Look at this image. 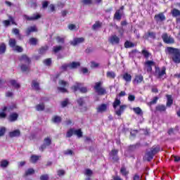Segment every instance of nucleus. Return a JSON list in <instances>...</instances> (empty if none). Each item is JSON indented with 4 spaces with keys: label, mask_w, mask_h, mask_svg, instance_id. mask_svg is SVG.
Masks as SVG:
<instances>
[{
    "label": "nucleus",
    "mask_w": 180,
    "mask_h": 180,
    "mask_svg": "<svg viewBox=\"0 0 180 180\" xmlns=\"http://www.w3.org/2000/svg\"><path fill=\"white\" fill-rule=\"evenodd\" d=\"M77 103L79 106H80L82 112L86 111L87 108H86V105H85V100H84V98H78Z\"/></svg>",
    "instance_id": "12"
},
{
    "label": "nucleus",
    "mask_w": 180,
    "mask_h": 180,
    "mask_svg": "<svg viewBox=\"0 0 180 180\" xmlns=\"http://www.w3.org/2000/svg\"><path fill=\"white\" fill-rule=\"evenodd\" d=\"M143 81H144V77H143L141 75H136L133 80V83L139 84H141Z\"/></svg>",
    "instance_id": "15"
},
{
    "label": "nucleus",
    "mask_w": 180,
    "mask_h": 180,
    "mask_svg": "<svg viewBox=\"0 0 180 180\" xmlns=\"http://www.w3.org/2000/svg\"><path fill=\"white\" fill-rule=\"evenodd\" d=\"M150 151L153 154V155H155V154L160 152V147L153 146Z\"/></svg>",
    "instance_id": "39"
},
{
    "label": "nucleus",
    "mask_w": 180,
    "mask_h": 180,
    "mask_svg": "<svg viewBox=\"0 0 180 180\" xmlns=\"http://www.w3.org/2000/svg\"><path fill=\"white\" fill-rule=\"evenodd\" d=\"M52 120H53V123H60L61 122V117L56 115L53 117Z\"/></svg>",
    "instance_id": "45"
},
{
    "label": "nucleus",
    "mask_w": 180,
    "mask_h": 180,
    "mask_svg": "<svg viewBox=\"0 0 180 180\" xmlns=\"http://www.w3.org/2000/svg\"><path fill=\"white\" fill-rule=\"evenodd\" d=\"M124 10V6H122L120 9L117 10L114 14V19L120 22L122 20V17L123 16V11Z\"/></svg>",
    "instance_id": "6"
},
{
    "label": "nucleus",
    "mask_w": 180,
    "mask_h": 180,
    "mask_svg": "<svg viewBox=\"0 0 180 180\" xmlns=\"http://www.w3.org/2000/svg\"><path fill=\"white\" fill-rule=\"evenodd\" d=\"M82 4H84V5H91L92 0H82Z\"/></svg>",
    "instance_id": "59"
},
{
    "label": "nucleus",
    "mask_w": 180,
    "mask_h": 180,
    "mask_svg": "<svg viewBox=\"0 0 180 180\" xmlns=\"http://www.w3.org/2000/svg\"><path fill=\"white\" fill-rule=\"evenodd\" d=\"M32 87L35 91H40V86H39V82H37L36 80L32 81Z\"/></svg>",
    "instance_id": "32"
},
{
    "label": "nucleus",
    "mask_w": 180,
    "mask_h": 180,
    "mask_svg": "<svg viewBox=\"0 0 180 180\" xmlns=\"http://www.w3.org/2000/svg\"><path fill=\"white\" fill-rule=\"evenodd\" d=\"M122 78L126 82H131V75L129 74L128 72L124 73Z\"/></svg>",
    "instance_id": "22"
},
{
    "label": "nucleus",
    "mask_w": 180,
    "mask_h": 180,
    "mask_svg": "<svg viewBox=\"0 0 180 180\" xmlns=\"http://www.w3.org/2000/svg\"><path fill=\"white\" fill-rule=\"evenodd\" d=\"M36 110H38V112H40L41 110H44V104L41 103L36 105Z\"/></svg>",
    "instance_id": "42"
},
{
    "label": "nucleus",
    "mask_w": 180,
    "mask_h": 180,
    "mask_svg": "<svg viewBox=\"0 0 180 180\" xmlns=\"http://www.w3.org/2000/svg\"><path fill=\"white\" fill-rule=\"evenodd\" d=\"M8 44L10 47H12V49L15 48L16 46V40L14 39H10Z\"/></svg>",
    "instance_id": "38"
},
{
    "label": "nucleus",
    "mask_w": 180,
    "mask_h": 180,
    "mask_svg": "<svg viewBox=\"0 0 180 180\" xmlns=\"http://www.w3.org/2000/svg\"><path fill=\"white\" fill-rule=\"evenodd\" d=\"M44 64H45V65H51V58H48L44 60Z\"/></svg>",
    "instance_id": "60"
},
{
    "label": "nucleus",
    "mask_w": 180,
    "mask_h": 180,
    "mask_svg": "<svg viewBox=\"0 0 180 180\" xmlns=\"http://www.w3.org/2000/svg\"><path fill=\"white\" fill-rule=\"evenodd\" d=\"M143 38H145L146 40H148V39L155 40L157 39V34L154 32L148 31V32L144 34Z\"/></svg>",
    "instance_id": "11"
},
{
    "label": "nucleus",
    "mask_w": 180,
    "mask_h": 180,
    "mask_svg": "<svg viewBox=\"0 0 180 180\" xmlns=\"http://www.w3.org/2000/svg\"><path fill=\"white\" fill-rule=\"evenodd\" d=\"M98 67H99V63H98L96 62H94V61H92L91 63V68H98Z\"/></svg>",
    "instance_id": "57"
},
{
    "label": "nucleus",
    "mask_w": 180,
    "mask_h": 180,
    "mask_svg": "<svg viewBox=\"0 0 180 180\" xmlns=\"http://www.w3.org/2000/svg\"><path fill=\"white\" fill-rule=\"evenodd\" d=\"M145 157L146 158V160L150 162L154 158V154H153V153H151L150 150L146 153Z\"/></svg>",
    "instance_id": "30"
},
{
    "label": "nucleus",
    "mask_w": 180,
    "mask_h": 180,
    "mask_svg": "<svg viewBox=\"0 0 180 180\" xmlns=\"http://www.w3.org/2000/svg\"><path fill=\"white\" fill-rule=\"evenodd\" d=\"M166 71H167V68H165V67L162 68V70H161L160 68L155 66L154 75L158 79H161V78H162V76H164V75H165V74H167Z\"/></svg>",
    "instance_id": "3"
},
{
    "label": "nucleus",
    "mask_w": 180,
    "mask_h": 180,
    "mask_svg": "<svg viewBox=\"0 0 180 180\" xmlns=\"http://www.w3.org/2000/svg\"><path fill=\"white\" fill-rule=\"evenodd\" d=\"M126 108H127V105H120V108L115 112V115L119 117L122 116V114L126 110Z\"/></svg>",
    "instance_id": "14"
},
{
    "label": "nucleus",
    "mask_w": 180,
    "mask_h": 180,
    "mask_svg": "<svg viewBox=\"0 0 180 180\" xmlns=\"http://www.w3.org/2000/svg\"><path fill=\"white\" fill-rule=\"evenodd\" d=\"M56 40L58 41V43H62L64 44V38L61 37H58L56 38Z\"/></svg>",
    "instance_id": "64"
},
{
    "label": "nucleus",
    "mask_w": 180,
    "mask_h": 180,
    "mask_svg": "<svg viewBox=\"0 0 180 180\" xmlns=\"http://www.w3.org/2000/svg\"><path fill=\"white\" fill-rule=\"evenodd\" d=\"M166 97L167 98L166 106H167V108H171L174 103V98H172V96L168 94L166 96Z\"/></svg>",
    "instance_id": "17"
},
{
    "label": "nucleus",
    "mask_w": 180,
    "mask_h": 180,
    "mask_svg": "<svg viewBox=\"0 0 180 180\" xmlns=\"http://www.w3.org/2000/svg\"><path fill=\"white\" fill-rule=\"evenodd\" d=\"M136 45L134 43L130 41H126L124 44V46L125 49H131L134 47Z\"/></svg>",
    "instance_id": "29"
},
{
    "label": "nucleus",
    "mask_w": 180,
    "mask_h": 180,
    "mask_svg": "<svg viewBox=\"0 0 180 180\" xmlns=\"http://www.w3.org/2000/svg\"><path fill=\"white\" fill-rule=\"evenodd\" d=\"M32 174H34V169H28L25 172V176H27V175H32Z\"/></svg>",
    "instance_id": "55"
},
{
    "label": "nucleus",
    "mask_w": 180,
    "mask_h": 180,
    "mask_svg": "<svg viewBox=\"0 0 180 180\" xmlns=\"http://www.w3.org/2000/svg\"><path fill=\"white\" fill-rule=\"evenodd\" d=\"M156 112H166L167 110V106L165 105H158L155 107Z\"/></svg>",
    "instance_id": "23"
},
{
    "label": "nucleus",
    "mask_w": 180,
    "mask_h": 180,
    "mask_svg": "<svg viewBox=\"0 0 180 180\" xmlns=\"http://www.w3.org/2000/svg\"><path fill=\"white\" fill-rule=\"evenodd\" d=\"M120 174L122 175V176H125L127 178V175H129V172L126 169L125 167H122L120 170Z\"/></svg>",
    "instance_id": "24"
},
{
    "label": "nucleus",
    "mask_w": 180,
    "mask_h": 180,
    "mask_svg": "<svg viewBox=\"0 0 180 180\" xmlns=\"http://www.w3.org/2000/svg\"><path fill=\"white\" fill-rule=\"evenodd\" d=\"M3 23H4V26L8 27V26H9V25H11V23H12V25H15V20H13V18L10 16L9 20H4V21H3Z\"/></svg>",
    "instance_id": "26"
},
{
    "label": "nucleus",
    "mask_w": 180,
    "mask_h": 180,
    "mask_svg": "<svg viewBox=\"0 0 180 180\" xmlns=\"http://www.w3.org/2000/svg\"><path fill=\"white\" fill-rule=\"evenodd\" d=\"M119 153V150L114 149L113 150V161L114 162H119V156H117V154Z\"/></svg>",
    "instance_id": "27"
},
{
    "label": "nucleus",
    "mask_w": 180,
    "mask_h": 180,
    "mask_svg": "<svg viewBox=\"0 0 180 180\" xmlns=\"http://www.w3.org/2000/svg\"><path fill=\"white\" fill-rule=\"evenodd\" d=\"M120 101L118 98H115L114 103H113V108L114 109H116V108H117V106H120Z\"/></svg>",
    "instance_id": "44"
},
{
    "label": "nucleus",
    "mask_w": 180,
    "mask_h": 180,
    "mask_svg": "<svg viewBox=\"0 0 180 180\" xmlns=\"http://www.w3.org/2000/svg\"><path fill=\"white\" fill-rule=\"evenodd\" d=\"M108 109V105L106 104H101L97 108L98 113H103Z\"/></svg>",
    "instance_id": "18"
},
{
    "label": "nucleus",
    "mask_w": 180,
    "mask_h": 180,
    "mask_svg": "<svg viewBox=\"0 0 180 180\" xmlns=\"http://www.w3.org/2000/svg\"><path fill=\"white\" fill-rule=\"evenodd\" d=\"M113 43H115V44H119L120 43V38L119 37L114 35L113 36Z\"/></svg>",
    "instance_id": "53"
},
{
    "label": "nucleus",
    "mask_w": 180,
    "mask_h": 180,
    "mask_svg": "<svg viewBox=\"0 0 180 180\" xmlns=\"http://www.w3.org/2000/svg\"><path fill=\"white\" fill-rule=\"evenodd\" d=\"M165 53L175 64H180V49L168 46L165 49Z\"/></svg>",
    "instance_id": "1"
},
{
    "label": "nucleus",
    "mask_w": 180,
    "mask_h": 180,
    "mask_svg": "<svg viewBox=\"0 0 180 180\" xmlns=\"http://www.w3.org/2000/svg\"><path fill=\"white\" fill-rule=\"evenodd\" d=\"M143 176L139 174V173H136L133 176V180H142Z\"/></svg>",
    "instance_id": "48"
},
{
    "label": "nucleus",
    "mask_w": 180,
    "mask_h": 180,
    "mask_svg": "<svg viewBox=\"0 0 180 180\" xmlns=\"http://www.w3.org/2000/svg\"><path fill=\"white\" fill-rule=\"evenodd\" d=\"M7 109L6 107L3 108L2 112H0V119H5V117H6V113H5V112H6Z\"/></svg>",
    "instance_id": "37"
},
{
    "label": "nucleus",
    "mask_w": 180,
    "mask_h": 180,
    "mask_svg": "<svg viewBox=\"0 0 180 180\" xmlns=\"http://www.w3.org/2000/svg\"><path fill=\"white\" fill-rule=\"evenodd\" d=\"M79 62H72V63L69 64V69L71 70L72 68H77L79 67Z\"/></svg>",
    "instance_id": "34"
},
{
    "label": "nucleus",
    "mask_w": 180,
    "mask_h": 180,
    "mask_svg": "<svg viewBox=\"0 0 180 180\" xmlns=\"http://www.w3.org/2000/svg\"><path fill=\"white\" fill-rule=\"evenodd\" d=\"M72 134H74V129H70L68 131L67 134H66V137H72Z\"/></svg>",
    "instance_id": "51"
},
{
    "label": "nucleus",
    "mask_w": 180,
    "mask_h": 180,
    "mask_svg": "<svg viewBox=\"0 0 180 180\" xmlns=\"http://www.w3.org/2000/svg\"><path fill=\"white\" fill-rule=\"evenodd\" d=\"M162 39L165 44H175V39L171 35L169 36L167 32L162 34Z\"/></svg>",
    "instance_id": "4"
},
{
    "label": "nucleus",
    "mask_w": 180,
    "mask_h": 180,
    "mask_svg": "<svg viewBox=\"0 0 180 180\" xmlns=\"http://www.w3.org/2000/svg\"><path fill=\"white\" fill-rule=\"evenodd\" d=\"M57 174L58 176H64V175H65V170L59 169L57 171Z\"/></svg>",
    "instance_id": "50"
},
{
    "label": "nucleus",
    "mask_w": 180,
    "mask_h": 180,
    "mask_svg": "<svg viewBox=\"0 0 180 180\" xmlns=\"http://www.w3.org/2000/svg\"><path fill=\"white\" fill-rule=\"evenodd\" d=\"M59 85H60L61 86H68V82H67L64 80H60Z\"/></svg>",
    "instance_id": "58"
},
{
    "label": "nucleus",
    "mask_w": 180,
    "mask_h": 180,
    "mask_svg": "<svg viewBox=\"0 0 180 180\" xmlns=\"http://www.w3.org/2000/svg\"><path fill=\"white\" fill-rule=\"evenodd\" d=\"M6 131V128L2 127L0 128V137H2L5 135V133Z\"/></svg>",
    "instance_id": "54"
},
{
    "label": "nucleus",
    "mask_w": 180,
    "mask_h": 180,
    "mask_svg": "<svg viewBox=\"0 0 180 180\" xmlns=\"http://www.w3.org/2000/svg\"><path fill=\"white\" fill-rule=\"evenodd\" d=\"M15 51H18V53H22L23 51V49H22L20 46H15V47L13 48Z\"/></svg>",
    "instance_id": "56"
},
{
    "label": "nucleus",
    "mask_w": 180,
    "mask_h": 180,
    "mask_svg": "<svg viewBox=\"0 0 180 180\" xmlns=\"http://www.w3.org/2000/svg\"><path fill=\"white\" fill-rule=\"evenodd\" d=\"M53 50L54 53H58L59 51H61V50H63V46H53Z\"/></svg>",
    "instance_id": "47"
},
{
    "label": "nucleus",
    "mask_w": 180,
    "mask_h": 180,
    "mask_svg": "<svg viewBox=\"0 0 180 180\" xmlns=\"http://www.w3.org/2000/svg\"><path fill=\"white\" fill-rule=\"evenodd\" d=\"M41 18V15L39 13H34L31 16H29L27 15H24V19L26 20L32 21V20H37L38 19H40Z\"/></svg>",
    "instance_id": "10"
},
{
    "label": "nucleus",
    "mask_w": 180,
    "mask_h": 180,
    "mask_svg": "<svg viewBox=\"0 0 180 180\" xmlns=\"http://www.w3.org/2000/svg\"><path fill=\"white\" fill-rule=\"evenodd\" d=\"M40 180H49V174H44L41 176Z\"/></svg>",
    "instance_id": "63"
},
{
    "label": "nucleus",
    "mask_w": 180,
    "mask_h": 180,
    "mask_svg": "<svg viewBox=\"0 0 180 180\" xmlns=\"http://www.w3.org/2000/svg\"><path fill=\"white\" fill-rule=\"evenodd\" d=\"M154 19L157 23H159V22H164V20H167V17H165L164 13H159L154 16Z\"/></svg>",
    "instance_id": "9"
},
{
    "label": "nucleus",
    "mask_w": 180,
    "mask_h": 180,
    "mask_svg": "<svg viewBox=\"0 0 180 180\" xmlns=\"http://www.w3.org/2000/svg\"><path fill=\"white\" fill-rule=\"evenodd\" d=\"M138 147H140V143H136L135 145H130L129 146L130 150H135V148H137Z\"/></svg>",
    "instance_id": "62"
},
{
    "label": "nucleus",
    "mask_w": 180,
    "mask_h": 180,
    "mask_svg": "<svg viewBox=\"0 0 180 180\" xmlns=\"http://www.w3.org/2000/svg\"><path fill=\"white\" fill-rule=\"evenodd\" d=\"M94 89L98 95H105L106 94V90L102 87V82H96Z\"/></svg>",
    "instance_id": "5"
},
{
    "label": "nucleus",
    "mask_w": 180,
    "mask_h": 180,
    "mask_svg": "<svg viewBox=\"0 0 180 180\" xmlns=\"http://www.w3.org/2000/svg\"><path fill=\"white\" fill-rule=\"evenodd\" d=\"M171 13L173 18H178V16H180V11L178 10V8H173L171 11Z\"/></svg>",
    "instance_id": "28"
},
{
    "label": "nucleus",
    "mask_w": 180,
    "mask_h": 180,
    "mask_svg": "<svg viewBox=\"0 0 180 180\" xmlns=\"http://www.w3.org/2000/svg\"><path fill=\"white\" fill-rule=\"evenodd\" d=\"M29 43L32 46H36V44H37V39L36 38H31L29 40Z\"/></svg>",
    "instance_id": "49"
},
{
    "label": "nucleus",
    "mask_w": 180,
    "mask_h": 180,
    "mask_svg": "<svg viewBox=\"0 0 180 180\" xmlns=\"http://www.w3.org/2000/svg\"><path fill=\"white\" fill-rule=\"evenodd\" d=\"M92 174H94V172L89 169H86L84 172V174L86 175V176H92Z\"/></svg>",
    "instance_id": "52"
},
{
    "label": "nucleus",
    "mask_w": 180,
    "mask_h": 180,
    "mask_svg": "<svg viewBox=\"0 0 180 180\" xmlns=\"http://www.w3.org/2000/svg\"><path fill=\"white\" fill-rule=\"evenodd\" d=\"M39 158H40V156L33 155L31 156L30 162H32V164H34V163L37 162V161H39Z\"/></svg>",
    "instance_id": "33"
},
{
    "label": "nucleus",
    "mask_w": 180,
    "mask_h": 180,
    "mask_svg": "<svg viewBox=\"0 0 180 180\" xmlns=\"http://www.w3.org/2000/svg\"><path fill=\"white\" fill-rule=\"evenodd\" d=\"M34 32H37V27H36V26H31L27 29L25 33L27 36H29L30 33H33Z\"/></svg>",
    "instance_id": "21"
},
{
    "label": "nucleus",
    "mask_w": 180,
    "mask_h": 180,
    "mask_svg": "<svg viewBox=\"0 0 180 180\" xmlns=\"http://www.w3.org/2000/svg\"><path fill=\"white\" fill-rule=\"evenodd\" d=\"M74 134L77 136V137L81 138L82 137V131L81 129H74Z\"/></svg>",
    "instance_id": "41"
},
{
    "label": "nucleus",
    "mask_w": 180,
    "mask_h": 180,
    "mask_svg": "<svg viewBox=\"0 0 180 180\" xmlns=\"http://www.w3.org/2000/svg\"><path fill=\"white\" fill-rule=\"evenodd\" d=\"M6 51V45L4 43L0 44V54H4Z\"/></svg>",
    "instance_id": "35"
},
{
    "label": "nucleus",
    "mask_w": 180,
    "mask_h": 180,
    "mask_svg": "<svg viewBox=\"0 0 180 180\" xmlns=\"http://www.w3.org/2000/svg\"><path fill=\"white\" fill-rule=\"evenodd\" d=\"M18 117H19V115L16 112H13L9 115L8 120L9 122H16V120H18Z\"/></svg>",
    "instance_id": "19"
},
{
    "label": "nucleus",
    "mask_w": 180,
    "mask_h": 180,
    "mask_svg": "<svg viewBox=\"0 0 180 180\" xmlns=\"http://www.w3.org/2000/svg\"><path fill=\"white\" fill-rule=\"evenodd\" d=\"M68 105V98H66L65 101H62L61 106L62 108H65Z\"/></svg>",
    "instance_id": "61"
},
{
    "label": "nucleus",
    "mask_w": 180,
    "mask_h": 180,
    "mask_svg": "<svg viewBox=\"0 0 180 180\" xmlns=\"http://www.w3.org/2000/svg\"><path fill=\"white\" fill-rule=\"evenodd\" d=\"M133 110L136 115H141L143 113L141 108H140L139 107L134 108Z\"/></svg>",
    "instance_id": "46"
},
{
    "label": "nucleus",
    "mask_w": 180,
    "mask_h": 180,
    "mask_svg": "<svg viewBox=\"0 0 180 180\" xmlns=\"http://www.w3.org/2000/svg\"><path fill=\"white\" fill-rule=\"evenodd\" d=\"M154 66H155V62L153 60H148L144 63V67L146 68L147 72H151Z\"/></svg>",
    "instance_id": "7"
},
{
    "label": "nucleus",
    "mask_w": 180,
    "mask_h": 180,
    "mask_svg": "<svg viewBox=\"0 0 180 180\" xmlns=\"http://www.w3.org/2000/svg\"><path fill=\"white\" fill-rule=\"evenodd\" d=\"M8 85H11L13 88H16L18 89V88H20V84L17 82L15 79H11L8 82Z\"/></svg>",
    "instance_id": "20"
},
{
    "label": "nucleus",
    "mask_w": 180,
    "mask_h": 180,
    "mask_svg": "<svg viewBox=\"0 0 180 180\" xmlns=\"http://www.w3.org/2000/svg\"><path fill=\"white\" fill-rule=\"evenodd\" d=\"M141 54L143 56L144 58H146V60H148V58L151 57V53H150L146 49H143L141 51Z\"/></svg>",
    "instance_id": "25"
},
{
    "label": "nucleus",
    "mask_w": 180,
    "mask_h": 180,
    "mask_svg": "<svg viewBox=\"0 0 180 180\" xmlns=\"http://www.w3.org/2000/svg\"><path fill=\"white\" fill-rule=\"evenodd\" d=\"M44 144L46 146H50L51 144V139L50 137H46L44 139Z\"/></svg>",
    "instance_id": "43"
},
{
    "label": "nucleus",
    "mask_w": 180,
    "mask_h": 180,
    "mask_svg": "<svg viewBox=\"0 0 180 180\" xmlns=\"http://www.w3.org/2000/svg\"><path fill=\"white\" fill-rule=\"evenodd\" d=\"M20 61L21 63L20 68L22 71L25 72L26 71H29L30 70V58L27 57L26 55H22L20 58Z\"/></svg>",
    "instance_id": "2"
},
{
    "label": "nucleus",
    "mask_w": 180,
    "mask_h": 180,
    "mask_svg": "<svg viewBox=\"0 0 180 180\" xmlns=\"http://www.w3.org/2000/svg\"><path fill=\"white\" fill-rule=\"evenodd\" d=\"M158 101V96H155L153 99V101L147 103L148 106H153V105H155V103H157V102Z\"/></svg>",
    "instance_id": "36"
},
{
    "label": "nucleus",
    "mask_w": 180,
    "mask_h": 180,
    "mask_svg": "<svg viewBox=\"0 0 180 180\" xmlns=\"http://www.w3.org/2000/svg\"><path fill=\"white\" fill-rule=\"evenodd\" d=\"M82 84L80 83H76L72 87V89L74 92H77V91H79L82 94H85L86 92V87H81Z\"/></svg>",
    "instance_id": "8"
},
{
    "label": "nucleus",
    "mask_w": 180,
    "mask_h": 180,
    "mask_svg": "<svg viewBox=\"0 0 180 180\" xmlns=\"http://www.w3.org/2000/svg\"><path fill=\"white\" fill-rule=\"evenodd\" d=\"M101 27H102V22L99 21L96 22L92 26L93 30H98V29H101Z\"/></svg>",
    "instance_id": "31"
},
{
    "label": "nucleus",
    "mask_w": 180,
    "mask_h": 180,
    "mask_svg": "<svg viewBox=\"0 0 180 180\" xmlns=\"http://www.w3.org/2000/svg\"><path fill=\"white\" fill-rule=\"evenodd\" d=\"M84 41H85L84 37L74 38L73 40L70 41V44L72 46H78V44H81V43H84Z\"/></svg>",
    "instance_id": "13"
},
{
    "label": "nucleus",
    "mask_w": 180,
    "mask_h": 180,
    "mask_svg": "<svg viewBox=\"0 0 180 180\" xmlns=\"http://www.w3.org/2000/svg\"><path fill=\"white\" fill-rule=\"evenodd\" d=\"M9 137H11V139H13V137H19L20 136V130L15 129L14 131L9 132Z\"/></svg>",
    "instance_id": "16"
},
{
    "label": "nucleus",
    "mask_w": 180,
    "mask_h": 180,
    "mask_svg": "<svg viewBox=\"0 0 180 180\" xmlns=\"http://www.w3.org/2000/svg\"><path fill=\"white\" fill-rule=\"evenodd\" d=\"M8 165H9V162H8V160H1L0 162V167H1V168H6Z\"/></svg>",
    "instance_id": "40"
}]
</instances>
